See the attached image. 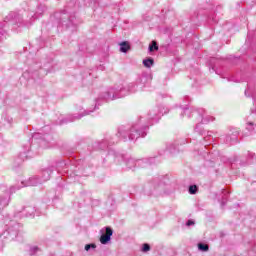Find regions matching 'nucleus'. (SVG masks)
<instances>
[{
	"label": "nucleus",
	"mask_w": 256,
	"mask_h": 256,
	"mask_svg": "<svg viewBox=\"0 0 256 256\" xmlns=\"http://www.w3.org/2000/svg\"><path fill=\"white\" fill-rule=\"evenodd\" d=\"M112 235H113V229H111V227H106V233L101 235L100 243H102V245H107V243L111 241Z\"/></svg>",
	"instance_id": "1"
},
{
	"label": "nucleus",
	"mask_w": 256,
	"mask_h": 256,
	"mask_svg": "<svg viewBox=\"0 0 256 256\" xmlns=\"http://www.w3.org/2000/svg\"><path fill=\"white\" fill-rule=\"evenodd\" d=\"M129 49H131V46H129V43L123 42V43L120 44V51H121L122 53H127V51H128Z\"/></svg>",
	"instance_id": "2"
},
{
	"label": "nucleus",
	"mask_w": 256,
	"mask_h": 256,
	"mask_svg": "<svg viewBox=\"0 0 256 256\" xmlns=\"http://www.w3.org/2000/svg\"><path fill=\"white\" fill-rule=\"evenodd\" d=\"M158 50H159V46H157V42L152 41V44L149 45V51H158Z\"/></svg>",
	"instance_id": "3"
},
{
	"label": "nucleus",
	"mask_w": 256,
	"mask_h": 256,
	"mask_svg": "<svg viewBox=\"0 0 256 256\" xmlns=\"http://www.w3.org/2000/svg\"><path fill=\"white\" fill-rule=\"evenodd\" d=\"M198 249H199L200 251H209V245L203 244V243H199V244H198Z\"/></svg>",
	"instance_id": "4"
},
{
	"label": "nucleus",
	"mask_w": 256,
	"mask_h": 256,
	"mask_svg": "<svg viewBox=\"0 0 256 256\" xmlns=\"http://www.w3.org/2000/svg\"><path fill=\"white\" fill-rule=\"evenodd\" d=\"M154 61L153 59L149 58L143 61L144 67H151L153 65Z\"/></svg>",
	"instance_id": "5"
},
{
	"label": "nucleus",
	"mask_w": 256,
	"mask_h": 256,
	"mask_svg": "<svg viewBox=\"0 0 256 256\" xmlns=\"http://www.w3.org/2000/svg\"><path fill=\"white\" fill-rule=\"evenodd\" d=\"M189 193H190V195H195V193H197V185L190 186Z\"/></svg>",
	"instance_id": "6"
},
{
	"label": "nucleus",
	"mask_w": 256,
	"mask_h": 256,
	"mask_svg": "<svg viewBox=\"0 0 256 256\" xmlns=\"http://www.w3.org/2000/svg\"><path fill=\"white\" fill-rule=\"evenodd\" d=\"M142 250H143L145 253H147V251H151V246H149V244H144Z\"/></svg>",
	"instance_id": "7"
},
{
	"label": "nucleus",
	"mask_w": 256,
	"mask_h": 256,
	"mask_svg": "<svg viewBox=\"0 0 256 256\" xmlns=\"http://www.w3.org/2000/svg\"><path fill=\"white\" fill-rule=\"evenodd\" d=\"M191 225H195V222L192 221V220H188L187 226H188V227H191Z\"/></svg>",
	"instance_id": "8"
},
{
	"label": "nucleus",
	"mask_w": 256,
	"mask_h": 256,
	"mask_svg": "<svg viewBox=\"0 0 256 256\" xmlns=\"http://www.w3.org/2000/svg\"><path fill=\"white\" fill-rule=\"evenodd\" d=\"M89 249H91V245H90V244H87V245L85 246V251H89Z\"/></svg>",
	"instance_id": "9"
},
{
	"label": "nucleus",
	"mask_w": 256,
	"mask_h": 256,
	"mask_svg": "<svg viewBox=\"0 0 256 256\" xmlns=\"http://www.w3.org/2000/svg\"><path fill=\"white\" fill-rule=\"evenodd\" d=\"M92 247V249H95V244H90V248Z\"/></svg>",
	"instance_id": "10"
}]
</instances>
